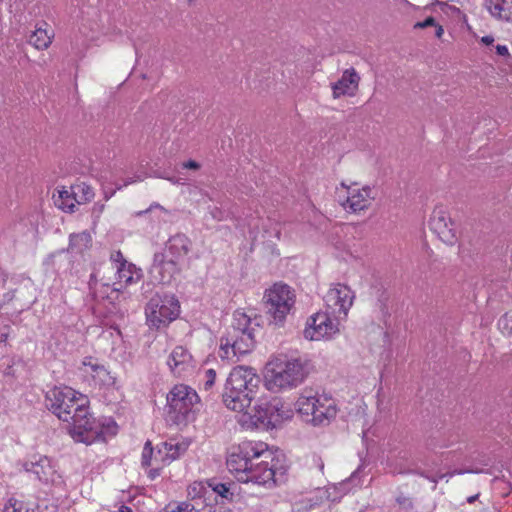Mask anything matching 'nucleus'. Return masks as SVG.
Returning <instances> with one entry per match:
<instances>
[{"label":"nucleus","mask_w":512,"mask_h":512,"mask_svg":"<svg viewBox=\"0 0 512 512\" xmlns=\"http://www.w3.org/2000/svg\"><path fill=\"white\" fill-rule=\"evenodd\" d=\"M46 405L60 420L70 423L69 433L77 442L91 444L117 433L116 423L110 419L101 422L93 418L89 413L87 397L71 387L49 390Z\"/></svg>","instance_id":"f257e3e1"},{"label":"nucleus","mask_w":512,"mask_h":512,"mask_svg":"<svg viewBox=\"0 0 512 512\" xmlns=\"http://www.w3.org/2000/svg\"><path fill=\"white\" fill-rule=\"evenodd\" d=\"M275 453L263 441L244 440L232 448L226 466L239 482L268 488L276 485Z\"/></svg>","instance_id":"f03ea898"},{"label":"nucleus","mask_w":512,"mask_h":512,"mask_svg":"<svg viewBox=\"0 0 512 512\" xmlns=\"http://www.w3.org/2000/svg\"><path fill=\"white\" fill-rule=\"evenodd\" d=\"M190 240L183 234L169 238L162 251L154 254L150 274L154 281L170 284L181 271V264L190 250Z\"/></svg>","instance_id":"7ed1b4c3"},{"label":"nucleus","mask_w":512,"mask_h":512,"mask_svg":"<svg viewBox=\"0 0 512 512\" xmlns=\"http://www.w3.org/2000/svg\"><path fill=\"white\" fill-rule=\"evenodd\" d=\"M308 374L307 361L274 357L265 366V386L272 392L293 389L303 383Z\"/></svg>","instance_id":"20e7f679"},{"label":"nucleus","mask_w":512,"mask_h":512,"mask_svg":"<svg viewBox=\"0 0 512 512\" xmlns=\"http://www.w3.org/2000/svg\"><path fill=\"white\" fill-rule=\"evenodd\" d=\"M259 383L260 378L253 368H233L226 379V408L233 412H242L250 408Z\"/></svg>","instance_id":"39448f33"},{"label":"nucleus","mask_w":512,"mask_h":512,"mask_svg":"<svg viewBox=\"0 0 512 512\" xmlns=\"http://www.w3.org/2000/svg\"><path fill=\"white\" fill-rule=\"evenodd\" d=\"M299 414L314 425H324L337 414L335 400L326 393L305 389L296 401Z\"/></svg>","instance_id":"423d86ee"},{"label":"nucleus","mask_w":512,"mask_h":512,"mask_svg":"<svg viewBox=\"0 0 512 512\" xmlns=\"http://www.w3.org/2000/svg\"><path fill=\"white\" fill-rule=\"evenodd\" d=\"M197 392L184 384L175 385L167 394L166 419L175 425H185L194 419Z\"/></svg>","instance_id":"0eeeda50"},{"label":"nucleus","mask_w":512,"mask_h":512,"mask_svg":"<svg viewBox=\"0 0 512 512\" xmlns=\"http://www.w3.org/2000/svg\"><path fill=\"white\" fill-rule=\"evenodd\" d=\"M235 413L236 421L247 431L276 428L287 417L286 411L283 410L282 406H279L277 401Z\"/></svg>","instance_id":"6e6552de"},{"label":"nucleus","mask_w":512,"mask_h":512,"mask_svg":"<svg viewBox=\"0 0 512 512\" xmlns=\"http://www.w3.org/2000/svg\"><path fill=\"white\" fill-rule=\"evenodd\" d=\"M335 197L338 204L349 214L361 215L369 210L375 200L376 193L368 185L357 182L346 184L341 182L336 187Z\"/></svg>","instance_id":"1a4fd4ad"},{"label":"nucleus","mask_w":512,"mask_h":512,"mask_svg":"<svg viewBox=\"0 0 512 512\" xmlns=\"http://www.w3.org/2000/svg\"><path fill=\"white\" fill-rule=\"evenodd\" d=\"M145 314L148 325L160 329L177 319L180 314V304L173 294H156L147 303Z\"/></svg>","instance_id":"9d476101"},{"label":"nucleus","mask_w":512,"mask_h":512,"mask_svg":"<svg viewBox=\"0 0 512 512\" xmlns=\"http://www.w3.org/2000/svg\"><path fill=\"white\" fill-rule=\"evenodd\" d=\"M268 313L276 324H282L294 308L296 302L295 290L288 284L276 282L264 294Z\"/></svg>","instance_id":"9b49d317"},{"label":"nucleus","mask_w":512,"mask_h":512,"mask_svg":"<svg viewBox=\"0 0 512 512\" xmlns=\"http://www.w3.org/2000/svg\"><path fill=\"white\" fill-rule=\"evenodd\" d=\"M218 498L224 499V483L216 482L215 479L207 481H194L187 487V500L200 508H214L212 501L219 506Z\"/></svg>","instance_id":"f8f14e48"},{"label":"nucleus","mask_w":512,"mask_h":512,"mask_svg":"<svg viewBox=\"0 0 512 512\" xmlns=\"http://www.w3.org/2000/svg\"><path fill=\"white\" fill-rule=\"evenodd\" d=\"M21 465L25 472L33 475L34 479L44 486L59 485L62 482L56 463L48 456L35 454Z\"/></svg>","instance_id":"ddd939ff"},{"label":"nucleus","mask_w":512,"mask_h":512,"mask_svg":"<svg viewBox=\"0 0 512 512\" xmlns=\"http://www.w3.org/2000/svg\"><path fill=\"white\" fill-rule=\"evenodd\" d=\"M340 320L329 311L317 312L307 319L304 337L310 341L332 339L340 332Z\"/></svg>","instance_id":"4468645a"},{"label":"nucleus","mask_w":512,"mask_h":512,"mask_svg":"<svg viewBox=\"0 0 512 512\" xmlns=\"http://www.w3.org/2000/svg\"><path fill=\"white\" fill-rule=\"evenodd\" d=\"M354 299V291L349 286L341 283L332 284L323 297L326 310L342 320L348 316Z\"/></svg>","instance_id":"2eb2a0df"},{"label":"nucleus","mask_w":512,"mask_h":512,"mask_svg":"<svg viewBox=\"0 0 512 512\" xmlns=\"http://www.w3.org/2000/svg\"><path fill=\"white\" fill-rule=\"evenodd\" d=\"M429 227L447 245L452 246L458 241L456 224L450 217L447 208L442 204L434 207L429 220Z\"/></svg>","instance_id":"dca6fc26"},{"label":"nucleus","mask_w":512,"mask_h":512,"mask_svg":"<svg viewBox=\"0 0 512 512\" xmlns=\"http://www.w3.org/2000/svg\"><path fill=\"white\" fill-rule=\"evenodd\" d=\"M251 324V316L248 315L244 310H236L233 314L231 327L241 333V340L234 341L231 345L233 353L236 351L246 353L250 350L252 345V334L249 332Z\"/></svg>","instance_id":"f3484780"},{"label":"nucleus","mask_w":512,"mask_h":512,"mask_svg":"<svg viewBox=\"0 0 512 512\" xmlns=\"http://www.w3.org/2000/svg\"><path fill=\"white\" fill-rule=\"evenodd\" d=\"M167 364L173 375L187 377L196 368V362L191 353L183 346H177L168 357Z\"/></svg>","instance_id":"a211bd4d"},{"label":"nucleus","mask_w":512,"mask_h":512,"mask_svg":"<svg viewBox=\"0 0 512 512\" xmlns=\"http://www.w3.org/2000/svg\"><path fill=\"white\" fill-rule=\"evenodd\" d=\"M188 447L189 442L186 440L170 439L169 441L162 442L157 446L154 460L162 465H169L172 461L183 455Z\"/></svg>","instance_id":"6ab92c4d"},{"label":"nucleus","mask_w":512,"mask_h":512,"mask_svg":"<svg viewBox=\"0 0 512 512\" xmlns=\"http://www.w3.org/2000/svg\"><path fill=\"white\" fill-rule=\"evenodd\" d=\"M360 76L354 68L343 71L341 78L331 84L332 96L338 99L343 96H354L358 91Z\"/></svg>","instance_id":"aec40b11"},{"label":"nucleus","mask_w":512,"mask_h":512,"mask_svg":"<svg viewBox=\"0 0 512 512\" xmlns=\"http://www.w3.org/2000/svg\"><path fill=\"white\" fill-rule=\"evenodd\" d=\"M80 371L83 376L90 377L95 384L108 385L112 382L109 371L97 359L92 357L83 359Z\"/></svg>","instance_id":"412c9836"},{"label":"nucleus","mask_w":512,"mask_h":512,"mask_svg":"<svg viewBox=\"0 0 512 512\" xmlns=\"http://www.w3.org/2000/svg\"><path fill=\"white\" fill-rule=\"evenodd\" d=\"M486 7L494 19L512 23V0H486Z\"/></svg>","instance_id":"4be33fe9"},{"label":"nucleus","mask_w":512,"mask_h":512,"mask_svg":"<svg viewBox=\"0 0 512 512\" xmlns=\"http://www.w3.org/2000/svg\"><path fill=\"white\" fill-rule=\"evenodd\" d=\"M116 275L118 282L117 284L120 287H115L114 290L118 291L122 287V284L125 286L135 283L139 280L140 275L136 271L135 265L128 262H121V265H117L116 267ZM116 285V283H114Z\"/></svg>","instance_id":"5701e85b"},{"label":"nucleus","mask_w":512,"mask_h":512,"mask_svg":"<svg viewBox=\"0 0 512 512\" xmlns=\"http://www.w3.org/2000/svg\"><path fill=\"white\" fill-rule=\"evenodd\" d=\"M70 187L78 205L90 202L95 196L93 188L85 182H77Z\"/></svg>","instance_id":"b1692460"},{"label":"nucleus","mask_w":512,"mask_h":512,"mask_svg":"<svg viewBox=\"0 0 512 512\" xmlns=\"http://www.w3.org/2000/svg\"><path fill=\"white\" fill-rule=\"evenodd\" d=\"M92 237L90 233L83 231L77 234L70 235L68 250L76 253H81L90 247Z\"/></svg>","instance_id":"393cba45"},{"label":"nucleus","mask_w":512,"mask_h":512,"mask_svg":"<svg viewBox=\"0 0 512 512\" xmlns=\"http://www.w3.org/2000/svg\"><path fill=\"white\" fill-rule=\"evenodd\" d=\"M51 42L52 35L42 26L37 27L29 38V43L39 50L47 49Z\"/></svg>","instance_id":"a878e982"},{"label":"nucleus","mask_w":512,"mask_h":512,"mask_svg":"<svg viewBox=\"0 0 512 512\" xmlns=\"http://www.w3.org/2000/svg\"><path fill=\"white\" fill-rule=\"evenodd\" d=\"M55 204L65 212H74L77 202L74 200L71 187L68 189L63 188L58 191V198L55 199Z\"/></svg>","instance_id":"bb28decb"},{"label":"nucleus","mask_w":512,"mask_h":512,"mask_svg":"<svg viewBox=\"0 0 512 512\" xmlns=\"http://www.w3.org/2000/svg\"><path fill=\"white\" fill-rule=\"evenodd\" d=\"M161 512H201V508L190 502L170 503Z\"/></svg>","instance_id":"cd10ccee"},{"label":"nucleus","mask_w":512,"mask_h":512,"mask_svg":"<svg viewBox=\"0 0 512 512\" xmlns=\"http://www.w3.org/2000/svg\"><path fill=\"white\" fill-rule=\"evenodd\" d=\"M156 453H154L153 447L150 441H147L144 445L141 457V464L144 467L153 466L159 464L160 462H155Z\"/></svg>","instance_id":"c85d7f7f"},{"label":"nucleus","mask_w":512,"mask_h":512,"mask_svg":"<svg viewBox=\"0 0 512 512\" xmlns=\"http://www.w3.org/2000/svg\"><path fill=\"white\" fill-rule=\"evenodd\" d=\"M24 503L13 497L9 498L4 505L3 512H23Z\"/></svg>","instance_id":"c756f323"},{"label":"nucleus","mask_w":512,"mask_h":512,"mask_svg":"<svg viewBox=\"0 0 512 512\" xmlns=\"http://www.w3.org/2000/svg\"><path fill=\"white\" fill-rule=\"evenodd\" d=\"M216 379V371L212 368L206 369L203 372V386L205 390H210Z\"/></svg>","instance_id":"7c9ffc66"},{"label":"nucleus","mask_w":512,"mask_h":512,"mask_svg":"<svg viewBox=\"0 0 512 512\" xmlns=\"http://www.w3.org/2000/svg\"><path fill=\"white\" fill-rule=\"evenodd\" d=\"M499 327L508 333L512 332V312L505 313L498 322Z\"/></svg>","instance_id":"2f4dec72"},{"label":"nucleus","mask_w":512,"mask_h":512,"mask_svg":"<svg viewBox=\"0 0 512 512\" xmlns=\"http://www.w3.org/2000/svg\"><path fill=\"white\" fill-rule=\"evenodd\" d=\"M436 23L432 16L427 17L424 21L416 22L413 26L414 29H424L426 27L434 26Z\"/></svg>","instance_id":"473e14b6"},{"label":"nucleus","mask_w":512,"mask_h":512,"mask_svg":"<svg viewBox=\"0 0 512 512\" xmlns=\"http://www.w3.org/2000/svg\"><path fill=\"white\" fill-rule=\"evenodd\" d=\"M154 209H159L160 211L164 212V213H168V211L163 207L161 206L160 204L158 203H152L149 208H147L146 210H143V211H139L136 213L137 216H142L148 212H151L153 211Z\"/></svg>","instance_id":"72a5a7b5"},{"label":"nucleus","mask_w":512,"mask_h":512,"mask_svg":"<svg viewBox=\"0 0 512 512\" xmlns=\"http://www.w3.org/2000/svg\"><path fill=\"white\" fill-rule=\"evenodd\" d=\"M110 259L116 266L121 265V262H127L120 251H113L110 255Z\"/></svg>","instance_id":"f704fd0d"},{"label":"nucleus","mask_w":512,"mask_h":512,"mask_svg":"<svg viewBox=\"0 0 512 512\" xmlns=\"http://www.w3.org/2000/svg\"><path fill=\"white\" fill-rule=\"evenodd\" d=\"M200 167H201L200 163H198L195 160H188V161L182 163L183 169L199 170Z\"/></svg>","instance_id":"c9c22d12"},{"label":"nucleus","mask_w":512,"mask_h":512,"mask_svg":"<svg viewBox=\"0 0 512 512\" xmlns=\"http://www.w3.org/2000/svg\"><path fill=\"white\" fill-rule=\"evenodd\" d=\"M496 54L501 57H508L510 56L509 49L506 45L498 44L495 46Z\"/></svg>","instance_id":"e433bc0d"},{"label":"nucleus","mask_w":512,"mask_h":512,"mask_svg":"<svg viewBox=\"0 0 512 512\" xmlns=\"http://www.w3.org/2000/svg\"><path fill=\"white\" fill-rule=\"evenodd\" d=\"M494 42L495 38L492 35H485L480 38V43L487 47L493 46Z\"/></svg>","instance_id":"4c0bfd02"},{"label":"nucleus","mask_w":512,"mask_h":512,"mask_svg":"<svg viewBox=\"0 0 512 512\" xmlns=\"http://www.w3.org/2000/svg\"><path fill=\"white\" fill-rule=\"evenodd\" d=\"M155 467H153L150 471H149V476L150 478L154 479L155 477L159 476L160 474V470L161 468L164 466L162 465L161 463L159 464H156L154 465Z\"/></svg>","instance_id":"58836bf2"},{"label":"nucleus","mask_w":512,"mask_h":512,"mask_svg":"<svg viewBox=\"0 0 512 512\" xmlns=\"http://www.w3.org/2000/svg\"><path fill=\"white\" fill-rule=\"evenodd\" d=\"M163 178L167 179L172 184H184V179L182 177H166V176H163Z\"/></svg>","instance_id":"ea45409f"},{"label":"nucleus","mask_w":512,"mask_h":512,"mask_svg":"<svg viewBox=\"0 0 512 512\" xmlns=\"http://www.w3.org/2000/svg\"><path fill=\"white\" fill-rule=\"evenodd\" d=\"M433 27H435V36L440 39L444 34L443 27L437 23Z\"/></svg>","instance_id":"a19ab883"},{"label":"nucleus","mask_w":512,"mask_h":512,"mask_svg":"<svg viewBox=\"0 0 512 512\" xmlns=\"http://www.w3.org/2000/svg\"><path fill=\"white\" fill-rule=\"evenodd\" d=\"M201 512H224L223 507L221 505L215 506L214 508H201Z\"/></svg>","instance_id":"79ce46f5"},{"label":"nucleus","mask_w":512,"mask_h":512,"mask_svg":"<svg viewBox=\"0 0 512 512\" xmlns=\"http://www.w3.org/2000/svg\"><path fill=\"white\" fill-rule=\"evenodd\" d=\"M142 180H143V178L141 176H137L135 178H130V179L125 181L123 186H127L129 184H133V183H136V182H139V181H142Z\"/></svg>","instance_id":"37998d69"},{"label":"nucleus","mask_w":512,"mask_h":512,"mask_svg":"<svg viewBox=\"0 0 512 512\" xmlns=\"http://www.w3.org/2000/svg\"><path fill=\"white\" fill-rule=\"evenodd\" d=\"M118 512H132V510H131L129 507H127V506H125V505H122V506L119 508Z\"/></svg>","instance_id":"c03bdc74"},{"label":"nucleus","mask_w":512,"mask_h":512,"mask_svg":"<svg viewBox=\"0 0 512 512\" xmlns=\"http://www.w3.org/2000/svg\"><path fill=\"white\" fill-rule=\"evenodd\" d=\"M477 497H478V495L470 496V497H468L467 501L469 503H473L476 500Z\"/></svg>","instance_id":"a18cd8bd"},{"label":"nucleus","mask_w":512,"mask_h":512,"mask_svg":"<svg viewBox=\"0 0 512 512\" xmlns=\"http://www.w3.org/2000/svg\"><path fill=\"white\" fill-rule=\"evenodd\" d=\"M7 336H8L7 333H2L1 336H0V341L1 342H5L6 339H7Z\"/></svg>","instance_id":"49530a36"},{"label":"nucleus","mask_w":512,"mask_h":512,"mask_svg":"<svg viewBox=\"0 0 512 512\" xmlns=\"http://www.w3.org/2000/svg\"><path fill=\"white\" fill-rule=\"evenodd\" d=\"M23 512H35V509H34V508H32V507H26V506L24 505V511H23Z\"/></svg>","instance_id":"de8ad7c7"},{"label":"nucleus","mask_w":512,"mask_h":512,"mask_svg":"<svg viewBox=\"0 0 512 512\" xmlns=\"http://www.w3.org/2000/svg\"><path fill=\"white\" fill-rule=\"evenodd\" d=\"M219 350H224V344L221 342L220 345H219Z\"/></svg>","instance_id":"09e8293b"},{"label":"nucleus","mask_w":512,"mask_h":512,"mask_svg":"<svg viewBox=\"0 0 512 512\" xmlns=\"http://www.w3.org/2000/svg\"><path fill=\"white\" fill-rule=\"evenodd\" d=\"M225 492H226V499H227L228 498V493H229V487H226Z\"/></svg>","instance_id":"8fccbe9b"},{"label":"nucleus","mask_w":512,"mask_h":512,"mask_svg":"<svg viewBox=\"0 0 512 512\" xmlns=\"http://www.w3.org/2000/svg\"><path fill=\"white\" fill-rule=\"evenodd\" d=\"M225 347L227 348L228 347V343L225 344ZM228 353V351L226 350V354Z\"/></svg>","instance_id":"3c124183"}]
</instances>
